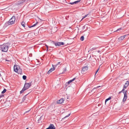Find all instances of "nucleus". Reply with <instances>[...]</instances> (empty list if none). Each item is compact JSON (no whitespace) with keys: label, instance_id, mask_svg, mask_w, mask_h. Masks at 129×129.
Returning <instances> with one entry per match:
<instances>
[{"label":"nucleus","instance_id":"1","mask_svg":"<svg viewBox=\"0 0 129 129\" xmlns=\"http://www.w3.org/2000/svg\"><path fill=\"white\" fill-rule=\"evenodd\" d=\"M9 47V44L8 43L4 44L0 47L1 50L3 52H6L8 51Z\"/></svg>","mask_w":129,"mask_h":129},{"label":"nucleus","instance_id":"2","mask_svg":"<svg viewBox=\"0 0 129 129\" xmlns=\"http://www.w3.org/2000/svg\"><path fill=\"white\" fill-rule=\"evenodd\" d=\"M15 20V16H13L8 22H6L5 24L6 25H8L14 24Z\"/></svg>","mask_w":129,"mask_h":129},{"label":"nucleus","instance_id":"3","mask_svg":"<svg viewBox=\"0 0 129 129\" xmlns=\"http://www.w3.org/2000/svg\"><path fill=\"white\" fill-rule=\"evenodd\" d=\"M121 92H123L124 95V98L123 100V102H124L125 101L127 98V94L126 93L127 91L124 90V89H122V90Z\"/></svg>","mask_w":129,"mask_h":129},{"label":"nucleus","instance_id":"4","mask_svg":"<svg viewBox=\"0 0 129 129\" xmlns=\"http://www.w3.org/2000/svg\"><path fill=\"white\" fill-rule=\"evenodd\" d=\"M31 85V83H25L22 89H28Z\"/></svg>","mask_w":129,"mask_h":129},{"label":"nucleus","instance_id":"5","mask_svg":"<svg viewBox=\"0 0 129 129\" xmlns=\"http://www.w3.org/2000/svg\"><path fill=\"white\" fill-rule=\"evenodd\" d=\"M88 69V66H86L84 67L82 69L81 72L82 73L84 74L85 73V72Z\"/></svg>","mask_w":129,"mask_h":129},{"label":"nucleus","instance_id":"6","mask_svg":"<svg viewBox=\"0 0 129 129\" xmlns=\"http://www.w3.org/2000/svg\"><path fill=\"white\" fill-rule=\"evenodd\" d=\"M20 68V67L18 65H14V71L16 72L17 71H18V70Z\"/></svg>","mask_w":129,"mask_h":129},{"label":"nucleus","instance_id":"7","mask_svg":"<svg viewBox=\"0 0 129 129\" xmlns=\"http://www.w3.org/2000/svg\"><path fill=\"white\" fill-rule=\"evenodd\" d=\"M76 79V78H74L72 80H69L65 84V86H67L68 84L70 83H71L72 82H73V81H74V80H75Z\"/></svg>","mask_w":129,"mask_h":129},{"label":"nucleus","instance_id":"8","mask_svg":"<svg viewBox=\"0 0 129 129\" xmlns=\"http://www.w3.org/2000/svg\"><path fill=\"white\" fill-rule=\"evenodd\" d=\"M52 42L53 44H54L56 46H61V42H56L54 41H53Z\"/></svg>","mask_w":129,"mask_h":129},{"label":"nucleus","instance_id":"9","mask_svg":"<svg viewBox=\"0 0 129 129\" xmlns=\"http://www.w3.org/2000/svg\"><path fill=\"white\" fill-rule=\"evenodd\" d=\"M46 129H55V128L53 124H51L49 127Z\"/></svg>","mask_w":129,"mask_h":129},{"label":"nucleus","instance_id":"10","mask_svg":"<svg viewBox=\"0 0 129 129\" xmlns=\"http://www.w3.org/2000/svg\"><path fill=\"white\" fill-rule=\"evenodd\" d=\"M129 34L127 35H125L123 36H121L118 39L120 41L122 40H123L125 37V36L127 35H129Z\"/></svg>","mask_w":129,"mask_h":129},{"label":"nucleus","instance_id":"11","mask_svg":"<svg viewBox=\"0 0 129 129\" xmlns=\"http://www.w3.org/2000/svg\"><path fill=\"white\" fill-rule=\"evenodd\" d=\"M129 81H127L125 83V84L124 86L123 89L127 87L129 85Z\"/></svg>","mask_w":129,"mask_h":129},{"label":"nucleus","instance_id":"12","mask_svg":"<svg viewBox=\"0 0 129 129\" xmlns=\"http://www.w3.org/2000/svg\"><path fill=\"white\" fill-rule=\"evenodd\" d=\"M16 72L18 73V74H20V75H22L23 74L22 70L21 69H20V68L18 70V71H17Z\"/></svg>","mask_w":129,"mask_h":129},{"label":"nucleus","instance_id":"13","mask_svg":"<svg viewBox=\"0 0 129 129\" xmlns=\"http://www.w3.org/2000/svg\"><path fill=\"white\" fill-rule=\"evenodd\" d=\"M64 100L62 98L61 99L57 101L58 103L61 104L63 103Z\"/></svg>","mask_w":129,"mask_h":129},{"label":"nucleus","instance_id":"14","mask_svg":"<svg viewBox=\"0 0 129 129\" xmlns=\"http://www.w3.org/2000/svg\"><path fill=\"white\" fill-rule=\"evenodd\" d=\"M44 118L43 116H41L40 118L38 119V121L39 122H42V120Z\"/></svg>","mask_w":129,"mask_h":129},{"label":"nucleus","instance_id":"15","mask_svg":"<svg viewBox=\"0 0 129 129\" xmlns=\"http://www.w3.org/2000/svg\"><path fill=\"white\" fill-rule=\"evenodd\" d=\"M27 94L22 99V102H24L25 101H27V99H26V96L27 95Z\"/></svg>","mask_w":129,"mask_h":129},{"label":"nucleus","instance_id":"16","mask_svg":"<svg viewBox=\"0 0 129 129\" xmlns=\"http://www.w3.org/2000/svg\"><path fill=\"white\" fill-rule=\"evenodd\" d=\"M25 23L23 21L21 23V25L24 27H25Z\"/></svg>","mask_w":129,"mask_h":129},{"label":"nucleus","instance_id":"17","mask_svg":"<svg viewBox=\"0 0 129 129\" xmlns=\"http://www.w3.org/2000/svg\"><path fill=\"white\" fill-rule=\"evenodd\" d=\"M52 66L53 67V68H51L49 70L52 72L55 70V68L53 66V65H52Z\"/></svg>","mask_w":129,"mask_h":129},{"label":"nucleus","instance_id":"18","mask_svg":"<svg viewBox=\"0 0 129 129\" xmlns=\"http://www.w3.org/2000/svg\"><path fill=\"white\" fill-rule=\"evenodd\" d=\"M111 97H109L108 98L106 99L105 101V103H106V102L110 100L111 99Z\"/></svg>","mask_w":129,"mask_h":129},{"label":"nucleus","instance_id":"19","mask_svg":"<svg viewBox=\"0 0 129 129\" xmlns=\"http://www.w3.org/2000/svg\"><path fill=\"white\" fill-rule=\"evenodd\" d=\"M103 86H97L96 87H94L93 88V89H96V88H99L100 87H101V88H103L102 87H103Z\"/></svg>","mask_w":129,"mask_h":129},{"label":"nucleus","instance_id":"20","mask_svg":"<svg viewBox=\"0 0 129 129\" xmlns=\"http://www.w3.org/2000/svg\"><path fill=\"white\" fill-rule=\"evenodd\" d=\"M84 36H82L80 38V40L81 41H82L84 40Z\"/></svg>","mask_w":129,"mask_h":129},{"label":"nucleus","instance_id":"21","mask_svg":"<svg viewBox=\"0 0 129 129\" xmlns=\"http://www.w3.org/2000/svg\"><path fill=\"white\" fill-rule=\"evenodd\" d=\"M26 89H22V90L20 91V94L22 93Z\"/></svg>","mask_w":129,"mask_h":129},{"label":"nucleus","instance_id":"22","mask_svg":"<svg viewBox=\"0 0 129 129\" xmlns=\"http://www.w3.org/2000/svg\"><path fill=\"white\" fill-rule=\"evenodd\" d=\"M22 78L24 80H25L26 79V76L25 75H23L22 76Z\"/></svg>","mask_w":129,"mask_h":129},{"label":"nucleus","instance_id":"23","mask_svg":"<svg viewBox=\"0 0 129 129\" xmlns=\"http://www.w3.org/2000/svg\"><path fill=\"white\" fill-rule=\"evenodd\" d=\"M81 1L80 0H78L77 1H76L74 2V4H77L79 2H80Z\"/></svg>","mask_w":129,"mask_h":129},{"label":"nucleus","instance_id":"24","mask_svg":"<svg viewBox=\"0 0 129 129\" xmlns=\"http://www.w3.org/2000/svg\"><path fill=\"white\" fill-rule=\"evenodd\" d=\"M96 49V47L93 48L92 49H90V51H92L93 50L95 49Z\"/></svg>","mask_w":129,"mask_h":129},{"label":"nucleus","instance_id":"25","mask_svg":"<svg viewBox=\"0 0 129 129\" xmlns=\"http://www.w3.org/2000/svg\"><path fill=\"white\" fill-rule=\"evenodd\" d=\"M6 91V89H4V90L2 92V93L3 94Z\"/></svg>","mask_w":129,"mask_h":129},{"label":"nucleus","instance_id":"26","mask_svg":"<svg viewBox=\"0 0 129 129\" xmlns=\"http://www.w3.org/2000/svg\"><path fill=\"white\" fill-rule=\"evenodd\" d=\"M85 28H87V26H86V25H85L83 27L82 29L84 30Z\"/></svg>","mask_w":129,"mask_h":129},{"label":"nucleus","instance_id":"27","mask_svg":"<svg viewBox=\"0 0 129 129\" xmlns=\"http://www.w3.org/2000/svg\"><path fill=\"white\" fill-rule=\"evenodd\" d=\"M38 23V22H37L36 23L34 24L33 25L34 27Z\"/></svg>","mask_w":129,"mask_h":129},{"label":"nucleus","instance_id":"28","mask_svg":"<svg viewBox=\"0 0 129 129\" xmlns=\"http://www.w3.org/2000/svg\"><path fill=\"white\" fill-rule=\"evenodd\" d=\"M122 29V28H119V29H118L116 30V31H119V30H121V29Z\"/></svg>","mask_w":129,"mask_h":129},{"label":"nucleus","instance_id":"29","mask_svg":"<svg viewBox=\"0 0 129 129\" xmlns=\"http://www.w3.org/2000/svg\"><path fill=\"white\" fill-rule=\"evenodd\" d=\"M52 72L50 71V70H49L47 72V73L48 74H49L50 73H51Z\"/></svg>","mask_w":129,"mask_h":129},{"label":"nucleus","instance_id":"30","mask_svg":"<svg viewBox=\"0 0 129 129\" xmlns=\"http://www.w3.org/2000/svg\"><path fill=\"white\" fill-rule=\"evenodd\" d=\"M52 72L50 71V70H49L47 72V73L48 74H49L50 73H51Z\"/></svg>","mask_w":129,"mask_h":129},{"label":"nucleus","instance_id":"31","mask_svg":"<svg viewBox=\"0 0 129 129\" xmlns=\"http://www.w3.org/2000/svg\"><path fill=\"white\" fill-rule=\"evenodd\" d=\"M52 72L50 71V70H49L47 72V73L48 74H49L50 73H51Z\"/></svg>","mask_w":129,"mask_h":129},{"label":"nucleus","instance_id":"32","mask_svg":"<svg viewBox=\"0 0 129 129\" xmlns=\"http://www.w3.org/2000/svg\"><path fill=\"white\" fill-rule=\"evenodd\" d=\"M70 115V114H69L68 115H67V116H66L64 118H65L66 117H68Z\"/></svg>","mask_w":129,"mask_h":129},{"label":"nucleus","instance_id":"33","mask_svg":"<svg viewBox=\"0 0 129 129\" xmlns=\"http://www.w3.org/2000/svg\"><path fill=\"white\" fill-rule=\"evenodd\" d=\"M88 15V14H87V15H85L84 17L82 19V20L84 18H85L87 15Z\"/></svg>","mask_w":129,"mask_h":129},{"label":"nucleus","instance_id":"34","mask_svg":"<svg viewBox=\"0 0 129 129\" xmlns=\"http://www.w3.org/2000/svg\"><path fill=\"white\" fill-rule=\"evenodd\" d=\"M64 44V43L63 42H61V45H63Z\"/></svg>","mask_w":129,"mask_h":129},{"label":"nucleus","instance_id":"35","mask_svg":"<svg viewBox=\"0 0 129 129\" xmlns=\"http://www.w3.org/2000/svg\"><path fill=\"white\" fill-rule=\"evenodd\" d=\"M4 95L2 94L1 95H0V99H1V98L3 96H4Z\"/></svg>","mask_w":129,"mask_h":129},{"label":"nucleus","instance_id":"36","mask_svg":"<svg viewBox=\"0 0 129 129\" xmlns=\"http://www.w3.org/2000/svg\"><path fill=\"white\" fill-rule=\"evenodd\" d=\"M46 47H47V51L48 50V45H46Z\"/></svg>","mask_w":129,"mask_h":129},{"label":"nucleus","instance_id":"37","mask_svg":"<svg viewBox=\"0 0 129 129\" xmlns=\"http://www.w3.org/2000/svg\"><path fill=\"white\" fill-rule=\"evenodd\" d=\"M60 63V62H58L56 64V66H57L58 64H59Z\"/></svg>","mask_w":129,"mask_h":129},{"label":"nucleus","instance_id":"38","mask_svg":"<svg viewBox=\"0 0 129 129\" xmlns=\"http://www.w3.org/2000/svg\"><path fill=\"white\" fill-rule=\"evenodd\" d=\"M69 4H71V5H73V4H74V2H73V3H70Z\"/></svg>","mask_w":129,"mask_h":129},{"label":"nucleus","instance_id":"39","mask_svg":"<svg viewBox=\"0 0 129 129\" xmlns=\"http://www.w3.org/2000/svg\"><path fill=\"white\" fill-rule=\"evenodd\" d=\"M28 27L29 28H31V27H34L33 26V25H32V26H28Z\"/></svg>","mask_w":129,"mask_h":129},{"label":"nucleus","instance_id":"40","mask_svg":"<svg viewBox=\"0 0 129 129\" xmlns=\"http://www.w3.org/2000/svg\"><path fill=\"white\" fill-rule=\"evenodd\" d=\"M66 98L67 99H69V97L67 95Z\"/></svg>","mask_w":129,"mask_h":129},{"label":"nucleus","instance_id":"41","mask_svg":"<svg viewBox=\"0 0 129 129\" xmlns=\"http://www.w3.org/2000/svg\"><path fill=\"white\" fill-rule=\"evenodd\" d=\"M66 71V69H64V72H65Z\"/></svg>","mask_w":129,"mask_h":129},{"label":"nucleus","instance_id":"42","mask_svg":"<svg viewBox=\"0 0 129 129\" xmlns=\"http://www.w3.org/2000/svg\"><path fill=\"white\" fill-rule=\"evenodd\" d=\"M32 56V54H29V56Z\"/></svg>","mask_w":129,"mask_h":129},{"label":"nucleus","instance_id":"43","mask_svg":"<svg viewBox=\"0 0 129 129\" xmlns=\"http://www.w3.org/2000/svg\"><path fill=\"white\" fill-rule=\"evenodd\" d=\"M30 110H28V111H26V113H27V112H28Z\"/></svg>","mask_w":129,"mask_h":129},{"label":"nucleus","instance_id":"44","mask_svg":"<svg viewBox=\"0 0 129 129\" xmlns=\"http://www.w3.org/2000/svg\"><path fill=\"white\" fill-rule=\"evenodd\" d=\"M97 52H98V53H99L100 52H101V51H100V50H99V51H97Z\"/></svg>","mask_w":129,"mask_h":129},{"label":"nucleus","instance_id":"45","mask_svg":"<svg viewBox=\"0 0 129 129\" xmlns=\"http://www.w3.org/2000/svg\"><path fill=\"white\" fill-rule=\"evenodd\" d=\"M99 70V69H98L96 71V73H97V72L98 71V70Z\"/></svg>","mask_w":129,"mask_h":129},{"label":"nucleus","instance_id":"46","mask_svg":"<svg viewBox=\"0 0 129 129\" xmlns=\"http://www.w3.org/2000/svg\"><path fill=\"white\" fill-rule=\"evenodd\" d=\"M6 61H9V60H7V59H6Z\"/></svg>","mask_w":129,"mask_h":129},{"label":"nucleus","instance_id":"47","mask_svg":"<svg viewBox=\"0 0 129 129\" xmlns=\"http://www.w3.org/2000/svg\"><path fill=\"white\" fill-rule=\"evenodd\" d=\"M128 119H126V120L127 121Z\"/></svg>","mask_w":129,"mask_h":129},{"label":"nucleus","instance_id":"48","mask_svg":"<svg viewBox=\"0 0 129 129\" xmlns=\"http://www.w3.org/2000/svg\"><path fill=\"white\" fill-rule=\"evenodd\" d=\"M26 129H29V128H28L27 127V128H26Z\"/></svg>","mask_w":129,"mask_h":129},{"label":"nucleus","instance_id":"49","mask_svg":"<svg viewBox=\"0 0 129 129\" xmlns=\"http://www.w3.org/2000/svg\"><path fill=\"white\" fill-rule=\"evenodd\" d=\"M91 57V56H90V57L89 58Z\"/></svg>","mask_w":129,"mask_h":129},{"label":"nucleus","instance_id":"50","mask_svg":"<svg viewBox=\"0 0 129 129\" xmlns=\"http://www.w3.org/2000/svg\"><path fill=\"white\" fill-rule=\"evenodd\" d=\"M63 72H62V74H63Z\"/></svg>","mask_w":129,"mask_h":129}]
</instances>
